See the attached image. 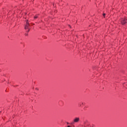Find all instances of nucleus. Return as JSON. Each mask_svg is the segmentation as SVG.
I'll use <instances>...</instances> for the list:
<instances>
[{
    "mask_svg": "<svg viewBox=\"0 0 127 127\" xmlns=\"http://www.w3.org/2000/svg\"><path fill=\"white\" fill-rule=\"evenodd\" d=\"M38 18V15H36V16H34V18L35 19H36V18Z\"/></svg>",
    "mask_w": 127,
    "mask_h": 127,
    "instance_id": "39448f33",
    "label": "nucleus"
},
{
    "mask_svg": "<svg viewBox=\"0 0 127 127\" xmlns=\"http://www.w3.org/2000/svg\"><path fill=\"white\" fill-rule=\"evenodd\" d=\"M105 15H106V13H104V14H103V16H104V17H105Z\"/></svg>",
    "mask_w": 127,
    "mask_h": 127,
    "instance_id": "423d86ee",
    "label": "nucleus"
},
{
    "mask_svg": "<svg viewBox=\"0 0 127 127\" xmlns=\"http://www.w3.org/2000/svg\"><path fill=\"white\" fill-rule=\"evenodd\" d=\"M79 121H80V119H79V118H76L73 120V122L74 123H78V122H79Z\"/></svg>",
    "mask_w": 127,
    "mask_h": 127,
    "instance_id": "7ed1b4c3",
    "label": "nucleus"
},
{
    "mask_svg": "<svg viewBox=\"0 0 127 127\" xmlns=\"http://www.w3.org/2000/svg\"><path fill=\"white\" fill-rule=\"evenodd\" d=\"M26 36H27L28 35V34H25Z\"/></svg>",
    "mask_w": 127,
    "mask_h": 127,
    "instance_id": "0eeeda50",
    "label": "nucleus"
},
{
    "mask_svg": "<svg viewBox=\"0 0 127 127\" xmlns=\"http://www.w3.org/2000/svg\"><path fill=\"white\" fill-rule=\"evenodd\" d=\"M25 29H29L30 30V28H29V23L28 22V20H27L26 22V25H25Z\"/></svg>",
    "mask_w": 127,
    "mask_h": 127,
    "instance_id": "f257e3e1",
    "label": "nucleus"
},
{
    "mask_svg": "<svg viewBox=\"0 0 127 127\" xmlns=\"http://www.w3.org/2000/svg\"><path fill=\"white\" fill-rule=\"evenodd\" d=\"M30 30H29V29H28V31H27V32H29V31H30Z\"/></svg>",
    "mask_w": 127,
    "mask_h": 127,
    "instance_id": "6e6552de",
    "label": "nucleus"
},
{
    "mask_svg": "<svg viewBox=\"0 0 127 127\" xmlns=\"http://www.w3.org/2000/svg\"><path fill=\"white\" fill-rule=\"evenodd\" d=\"M82 105H84V102H80L78 104L79 107H82Z\"/></svg>",
    "mask_w": 127,
    "mask_h": 127,
    "instance_id": "20e7f679",
    "label": "nucleus"
},
{
    "mask_svg": "<svg viewBox=\"0 0 127 127\" xmlns=\"http://www.w3.org/2000/svg\"><path fill=\"white\" fill-rule=\"evenodd\" d=\"M127 22V19L126 18H123L121 20L122 24H126Z\"/></svg>",
    "mask_w": 127,
    "mask_h": 127,
    "instance_id": "f03ea898",
    "label": "nucleus"
}]
</instances>
